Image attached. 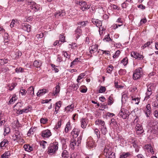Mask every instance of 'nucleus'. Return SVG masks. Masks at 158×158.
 <instances>
[{
  "mask_svg": "<svg viewBox=\"0 0 158 158\" xmlns=\"http://www.w3.org/2000/svg\"><path fill=\"white\" fill-rule=\"evenodd\" d=\"M58 143L57 142H54L50 144L48 148L47 153L50 155H54L58 150Z\"/></svg>",
  "mask_w": 158,
  "mask_h": 158,
  "instance_id": "nucleus-1",
  "label": "nucleus"
},
{
  "mask_svg": "<svg viewBox=\"0 0 158 158\" xmlns=\"http://www.w3.org/2000/svg\"><path fill=\"white\" fill-rule=\"evenodd\" d=\"M157 122L154 119L151 120L147 126L149 130L154 134H158V126H157Z\"/></svg>",
  "mask_w": 158,
  "mask_h": 158,
  "instance_id": "nucleus-2",
  "label": "nucleus"
},
{
  "mask_svg": "<svg viewBox=\"0 0 158 158\" xmlns=\"http://www.w3.org/2000/svg\"><path fill=\"white\" fill-rule=\"evenodd\" d=\"M156 87V85L155 84L150 83L147 85V91L145 100H147L149 98L150 96L155 91Z\"/></svg>",
  "mask_w": 158,
  "mask_h": 158,
  "instance_id": "nucleus-3",
  "label": "nucleus"
},
{
  "mask_svg": "<svg viewBox=\"0 0 158 158\" xmlns=\"http://www.w3.org/2000/svg\"><path fill=\"white\" fill-rule=\"evenodd\" d=\"M81 139L82 138L81 136L77 138V141L74 138H72L71 140V142L70 144V146L71 148L73 149L75 146H78L81 143Z\"/></svg>",
  "mask_w": 158,
  "mask_h": 158,
  "instance_id": "nucleus-4",
  "label": "nucleus"
},
{
  "mask_svg": "<svg viewBox=\"0 0 158 158\" xmlns=\"http://www.w3.org/2000/svg\"><path fill=\"white\" fill-rule=\"evenodd\" d=\"M142 76V72H141V68H139L136 69L133 75V79L135 80H137L140 78Z\"/></svg>",
  "mask_w": 158,
  "mask_h": 158,
  "instance_id": "nucleus-5",
  "label": "nucleus"
},
{
  "mask_svg": "<svg viewBox=\"0 0 158 158\" xmlns=\"http://www.w3.org/2000/svg\"><path fill=\"white\" fill-rule=\"evenodd\" d=\"M104 154L106 156V158H115V153L111 152L109 149L106 148L104 149Z\"/></svg>",
  "mask_w": 158,
  "mask_h": 158,
  "instance_id": "nucleus-6",
  "label": "nucleus"
},
{
  "mask_svg": "<svg viewBox=\"0 0 158 158\" xmlns=\"http://www.w3.org/2000/svg\"><path fill=\"white\" fill-rule=\"evenodd\" d=\"M131 57L137 59L138 60H141L143 59L144 56L143 55L139 54L136 52H132L131 53Z\"/></svg>",
  "mask_w": 158,
  "mask_h": 158,
  "instance_id": "nucleus-7",
  "label": "nucleus"
},
{
  "mask_svg": "<svg viewBox=\"0 0 158 158\" xmlns=\"http://www.w3.org/2000/svg\"><path fill=\"white\" fill-rule=\"evenodd\" d=\"M29 4L30 5L31 8L35 11L39 10L41 8L40 5L36 4L34 2H29Z\"/></svg>",
  "mask_w": 158,
  "mask_h": 158,
  "instance_id": "nucleus-8",
  "label": "nucleus"
},
{
  "mask_svg": "<svg viewBox=\"0 0 158 158\" xmlns=\"http://www.w3.org/2000/svg\"><path fill=\"white\" fill-rule=\"evenodd\" d=\"M98 49V45L95 44L92 45L89 48V52L88 53V55L90 56V57H92V54H93L96 52Z\"/></svg>",
  "mask_w": 158,
  "mask_h": 158,
  "instance_id": "nucleus-9",
  "label": "nucleus"
},
{
  "mask_svg": "<svg viewBox=\"0 0 158 158\" xmlns=\"http://www.w3.org/2000/svg\"><path fill=\"white\" fill-rule=\"evenodd\" d=\"M41 136L45 139L48 138L52 135V133L50 130L47 129L44 130L41 132Z\"/></svg>",
  "mask_w": 158,
  "mask_h": 158,
  "instance_id": "nucleus-10",
  "label": "nucleus"
},
{
  "mask_svg": "<svg viewBox=\"0 0 158 158\" xmlns=\"http://www.w3.org/2000/svg\"><path fill=\"white\" fill-rule=\"evenodd\" d=\"M79 4L81 6L80 8L83 11H85L90 8V6L87 5L86 2H80Z\"/></svg>",
  "mask_w": 158,
  "mask_h": 158,
  "instance_id": "nucleus-11",
  "label": "nucleus"
},
{
  "mask_svg": "<svg viewBox=\"0 0 158 158\" xmlns=\"http://www.w3.org/2000/svg\"><path fill=\"white\" fill-rule=\"evenodd\" d=\"M86 146L89 149L93 148L94 146V142L91 138H89L87 139L86 142Z\"/></svg>",
  "mask_w": 158,
  "mask_h": 158,
  "instance_id": "nucleus-12",
  "label": "nucleus"
},
{
  "mask_svg": "<svg viewBox=\"0 0 158 158\" xmlns=\"http://www.w3.org/2000/svg\"><path fill=\"white\" fill-rule=\"evenodd\" d=\"M135 129L136 133L139 135H140L144 131L142 126L140 124H137L135 127Z\"/></svg>",
  "mask_w": 158,
  "mask_h": 158,
  "instance_id": "nucleus-13",
  "label": "nucleus"
},
{
  "mask_svg": "<svg viewBox=\"0 0 158 158\" xmlns=\"http://www.w3.org/2000/svg\"><path fill=\"white\" fill-rule=\"evenodd\" d=\"M65 15V12L64 10H62L60 11H58L55 13L54 16L56 18H62Z\"/></svg>",
  "mask_w": 158,
  "mask_h": 158,
  "instance_id": "nucleus-14",
  "label": "nucleus"
},
{
  "mask_svg": "<svg viewBox=\"0 0 158 158\" xmlns=\"http://www.w3.org/2000/svg\"><path fill=\"white\" fill-rule=\"evenodd\" d=\"M145 110V114L147 117H149V115L151 113V106L150 104H148L146 106Z\"/></svg>",
  "mask_w": 158,
  "mask_h": 158,
  "instance_id": "nucleus-15",
  "label": "nucleus"
},
{
  "mask_svg": "<svg viewBox=\"0 0 158 158\" xmlns=\"http://www.w3.org/2000/svg\"><path fill=\"white\" fill-rule=\"evenodd\" d=\"M27 94L28 95L33 97L34 95V88L33 86L29 87L27 90Z\"/></svg>",
  "mask_w": 158,
  "mask_h": 158,
  "instance_id": "nucleus-16",
  "label": "nucleus"
},
{
  "mask_svg": "<svg viewBox=\"0 0 158 158\" xmlns=\"http://www.w3.org/2000/svg\"><path fill=\"white\" fill-rule=\"evenodd\" d=\"M80 130L77 128H74L71 132V134L72 135L73 138L77 137L79 134Z\"/></svg>",
  "mask_w": 158,
  "mask_h": 158,
  "instance_id": "nucleus-17",
  "label": "nucleus"
},
{
  "mask_svg": "<svg viewBox=\"0 0 158 158\" xmlns=\"http://www.w3.org/2000/svg\"><path fill=\"white\" fill-rule=\"evenodd\" d=\"M14 55H12L13 58L17 59L22 55V53L19 50H16L14 53Z\"/></svg>",
  "mask_w": 158,
  "mask_h": 158,
  "instance_id": "nucleus-18",
  "label": "nucleus"
},
{
  "mask_svg": "<svg viewBox=\"0 0 158 158\" xmlns=\"http://www.w3.org/2000/svg\"><path fill=\"white\" fill-rule=\"evenodd\" d=\"M48 90L45 89H42L39 90L36 94V95L38 97H40L41 96L43 95L44 94L46 93L47 92Z\"/></svg>",
  "mask_w": 158,
  "mask_h": 158,
  "instance_id": "nucleus-19",
  "label": "nucleus"
},
{
  "mask_svg": "<svg viewBox=\"0 0 158 158\" xmlns=\"http://www.w3.org/2000/svg\"><path fill=\"white\" fill-rule=\"evenodd\" d=\"M10 98V100L8 102L9 104H10L13 103L17 99V97L15 94L13 95L12 96H11Z\"/></svg>",
  "mask_w": 158,
  "mask_h": 158,
  "instance_id": "nucleus-20",
  "label": "nucleus"
},
{
  "mask_svg": "<svg viewBox=\"0 0 158 158\" xmlns=\"http://www.w3.org/2000/svg\"><path fill=\"white\" fill-rule=\"evenodd\" d=\"M25 150L28 152H30L33 150V148L28 144H25L24 146Z\"/></svg>",
  "mask_w": 158,
  "mask_h": 158,
  "instance_id": "nucleus-21",
  "label": "nucleus"
},
{
  "mask_svg": "<svg viewBox=\"0 0 158 158\" xmlns=\"http://www.w3.org/2000/svg\"><path fill=\"white\" fill-rule=\"evenodd\" d=\"M60 90V87L59 85V83H58V85H57L55 87V90L54 92L53 93V94L54 96H56L57 94H58Z\"/></svg>",
  "mask_w": 158,
  "mask_h": 158,
  "instance_id": "nucleus-22",
  "label": "nucleus"
},
{
  "mask_svg": "<svg viewBox=\"0 0 158 158\" xmlns=\"http://www.w3.org/2000/svg\"><path fill=\"white\" fill-rule=\"evenodd\" d=\"M23 28L24 30L26 31H27L29 32L31 30V26L29 24H24L23 26Z\"/></svg>",
  "mask_w": 158,
  "mask_h": 158,
  "instance_id": "nucleus-23",
  "label": "nucleus"
},
{
  "mask_svg": "<svg viewBox=\"0 0 158 158\" xmlns=\"http://www.w3.org/2000/svg\"><path fill=\"white\" fill-rule=\"evenodd\" d=\"M88 119H82L81 120V127L82 128L86 127L88 123Z\"/></svg>",
  "mask_w": 158,
  "mask_h": 158,
  "instance_id": "nucleus-24",
  "label": "nucleus"
},
{
  "mask_svg": "<svg viewBox=\"0 0 158 158\" xmlns=\"http://www.w3.org/2000/svg\"><path fill=\"white\" fill-rule=\"evenodd\" d=\"M31 110V108L30 106H27V107L20 110L19 112L20 114H22L23 113H27Z\"/></svg>",
  "mask_w": 158,
  "mask_h": 158,
  "instance_id": "nucleus-25",
  "label": "nucleus"
},
{
  "mask_svg": "<svg viewBox=\"0 0 158 158\" xmlns=\"http://www.w3.org/2000/svg\"><path fill=\"white\" fill-rule=\"evenodd\" d=\"M145 148L147 150L148 152H150L152 154L154 153L152 148L150 144H148L145 145Z\"/></svg>",
  "mask_w": 158,
  "mask_h": 158,
  "instance_id": "nucleus-26",
  "label": "nucleus"
},
{
  "mask_svg": "<svg viewBox=\"0 0 158 158\" xmlns=\"http://www.w3.org/2000/svg\"><path fill=\"white\" fill-rule=\"evenodd\" d=\"M9 142L6 139H5L0 143V147L2 148L3 147H6L7 145Z\"/></svg>",
  "mask_w": 158,
  "mask_h": 158,
  "instance_id": "nucleus-27",
  "label": "nucleus"
},
{
  "mask_svg": "<svg viewBox=\"0 0 158 158\" xmlns=\"http://www.w3.org/2000/svg\"><path fill=\"white\" fill-rule=\"evenodd\" d=\"M76 37L78 39L81 35V30L80 27H78L75 31Z\"/></svg>",
  "mask_w": 158,
  "mask_h": 158,
  "instance_id": "nucleus-28",
  "label": "nucleus"
},
{
  "mask_svg": "<svg viewBox=\"0 0 158 158\" xmlns=\"http://www.w3.org/2000/svg\"><path fill=\"white\" fill-rule=\"evenodd\" d=\"M61 102L60 101L56 103L55 107V111L56 112V114L57 113V112L59 110L60 107L61 106Z\"/></svg>",
  "mask_w": 158,
  "mask_h": 158,
  "instance_id": "nucleus-29",
  "label": "nucleus"
},
{
  "mask_svg": "<svg viewBox=\"0 0 158 158\" xmlns=\"http://www.w3.org/2000/svg\"><path fill=\"white\" fill-rule=\"evenodd\" d=\"M22 104L21 102H18L14 106V110L18 111L22 106Z\"/></svg>",
  "mask_w": 158,
  "mask_h": 158,
  "instance_id": "nucleus-30",
  "label": "nucleus"
},
{
  "mask_svg": "<svg viewBox=\"0 0 158 158\" xmlns=\"http://www.w3.org/2000/svg\"><path fill=\"white\" fill-rule=\"evenodd\" d=\"M10 152L8 151L5 152L1 156V158H8L10 156Z\"/></svg>",
  "mask_w": 158,
  "mask_h": 158,
  "instance_id": "nucleus-31",
  "label": "nucleus"
},
{
  "mask_svg": "<svg viewBox=\"0 0 158 158\" xmlns=\"http://www.w3.org/2000/svg\"><path fill=\"white\" fill-rule=\"evenodd\" d=\"M74 105L73 104H72L69 106H68L65 108V110L68 112L70 111L71 109L73 110L74 108Z\"/></svg>",
  "mask_w": 158,
  "mask_h": 158,
  "instance_id": "nucleus-32",
  "label": "nucleus"
},
{
  "mask_svg": "<svg viewBox=\"0 0 158 158\" xmlns=\"http://www.w3.org/2000/svg\"><path fill=\"white\" fill-rule=\"evenodd\" d=\"M42 63L41 61H38L37 60H35L34 62L33 65L35 67L40 68L41 65Z\"/></svg>",
  "mask_w": 158,
  "mask_h": 158,
  "instance_id": "nucleus-33",
  "label": "nucleus"
},
{
  "mask_svg": "<svg viewBox=\"0 0 158 158\" xmlns=\"http://www.w3.org/2000/svg\"><path fill=\"white\" fill-rule=\"evenodd\" d=\"M132 100L133 101V103L136 104H138L140 101V98H135L133 97H131Z\"/></svg>",
  "mask_w": 158,
  "mask_h": 158,
  "instance_id": "nucleus-34",
  "label": "nucleus"
},
{
  "mask_svg": "<svg viewBox=\"0 0 158 158\" xmlns=\"http://www.w3.org/2000/svg\"><path fill=\"white\" fill-rule=\"evenodd\" d=\"M95 123L96 125H101L102 126H103L105 124L104 121L102 120L101 119H98L95 121Z\"/></svg>",
  "mask_w": 158,
  "mask_h": 158,
  "instance_id": "nucleus-35",
  "label": "nucleus"
},
{
  "mask_svg": "<svg viewBox=\"0 0 158 158\" xmlns=\"http://www.w3.org/2000/svg\"><path fill=\"white\" fill-rule=\"evenodd\" d=\"M35 131V128H31L27 133L28 136H30L31 135H33Z\"/></svg>",
  "mask_w": 158,
  "mask_h": 158,
  "instance_id": "nucleus-36",
  "label": "nucleus"
},
{
  "mask_svg": "<svg viewBox=\"0 0 158 158\" xmlns=\"http://www.w3.org/2000/svg\"><path fill=\"white\" fill-rule=\"evenodd\" d=\"M130 155L129 152H123L120 155V158H127Z\"/></svg>",
  "mask_w": 158,
  "mask_h": 158,
  "instance_id": "nucleus-37",
  "label": "nucleus"
},
{
  "mask_svg": "<svg viewBox=\"0 0 158 158\" xmlns=\"http://www.w3.org/2000/svg\"><path fill=\"white\" fill-rule=\"evenodd\" d=\"M128 63V59L127 57H125L123 58L121 61V63L123 64L124 66L127 65Z\"/></svg>",
  "mask_w": 158,
  "mask_h": 158,
  "instance_id": "nucleus-38",
  "label": "nucleus"
},
{
  "mask_svg": "<svg viewBox=\"0 0 158 158\" xmlns=\"http://www.w3.org/2000/svg\"><path fill=\"white\" fill-rule=\"evenodd\" d=\"M103 40L104 41L111 42L112 40L110 37L109 34H108L105 36V38L103 39Z\"/></svg>",
  "mask_w": 158,
  "mask_h": 158,
  "instance_id": "nucleus-39",
  "label": "nucleus"
},
{
  "mask_svg": "<svg viewBox=\"0 0 158 158\" xmlns=\"http://www.w3.org/2000/svg\"><path fill=\"white\" fill-rule=\"evenodd\" d=\"M61 156L62 157L64 158H66L69 156V154L67 151L66 150L63 151L62 153Z\"/></svg>",
  "mask_w": 158,
  "mask_h": 158,
  "instance_id": "nucleus-40",
  "label": "nucleus"
},
{
  "mask_svg": "<svg viewBox=\"0 0 158 158\" xmlns=\"http://www.w3.org/2000/svg\"><path fill=\"white\" fill-rule=\"evenodd\" d=\"M4 135H6L7 134H9L10 131V128L7 127H4Z\"/></svg>",
  "mask_w": 158,
  "mask_h": 158,
  "instance_id": "nucleus-41",
  "label": "nucleus"
},
{
  "mask_svg": "<svg viewBox=\"0 0 158 158\" xmlns=\"http://www.w3.org/2000/svg\"><path fill=\"white\" fill-rule=\"evenodd\" d=\"M118 115L120 116V118H126L127 114H126L125 113L124 114L123 111H121L119 113Z\"/></svg>",
  "mask_w": 158,
  "mask_h": 158,
  "instance_id": "nucleus-42",
  "label": "nucleus"
},
{
  "mask_svg": "<svg viewBox=\"0 0 158 158\" xmlns=\"http://www.w3.org/2000/svg\"><path fill=\"white\" fill-rule=\"evenodd\" d=\"M47 143V142L44 140H42L40 142V146H41L43 149H45L46 148Z\"/></svg>",
  "mask_w": 158,
  "mask_h": 158,
  "instance_id": "nucleus-43",
  "label": "nucleus"
},
{
  "mask_svg": "<svg viewBox=\"0 0 158 158\" xmlns=\"http://www.w3.org/2000/svg\"><path fill=\"white\" fill-rule=\"evenodd\" d=\"M80 60L81 59L79 58H75V59L71 63V66L77 64V62L80 61Z\"/></svg>",
  "mask_w": 158,
  "mask_h": 158,
  "instance_id": "nucleus-44",
  "label": "nucleus"
},
{
  "mask_svg": "<svg viewBox=\"0 0 158 158\" xmlns=\"http://www.w3.org/2000/svg\"><path fill=\"white\" fill-rule=\"evenodd\" d=\"M21 138V136L16 135L15 134L12 136V139L14 141L19 140Z\"/></svg>",
  "mask_w": 158,
  "mask_h": 158,
  "instance_id": "nucleus-45",
  "label": "nucleus"
},
{
  "mask_svg": "<svg viewBox=\"0 0 158 158\" xmlns=\"http://www.w3.org/2000/svg\"><path fill=\"white\" fill-rule=\"evenodd\" d=\"M94 133L96 134L98 139L100 138V132L98 129H95L94 130Z\"/></svg>",
  "mask_w": 158,
  "mask_h": 158,
  "instance_id": "nucleus-46",
  "label": "nucleus"
},
{
  "mask_svg": "<svg viewBox=\"0 0 158 158\" xmlns=\"http://www.w3.org/2000/svg\"><path fill=\"white\" fill-rule=\"evenodd\" d=\"M113 69V66L110 64L109 65L107 69V72L109 73H111Z\"/></svg>",
  "mask_w": 158,
  "mask_h": 158,
  "instance_id": "nucleus-47",
  "label": "nucleus"
},
{
  "mask_svg": "<svg viewBox=\"0 0 158 158\" xmlns=\"http://www.w3.org/2000/svg\"><path fill=\"white\" fill-rule=\"evenodd\" d=\"M126 73V70L124 69H121L118 71L119 74L121 75H125Z\"/></svg>",
  "mask_w": 158,
  "mask_h": 158,
  "instance_id": "nucleus-48",
  "label": "nucleus"
},
{
  "mask_svg": "<svg viewBox=\"0 0 158 158\" xmlns=\"http://www.w3.org/2000/svg\"><path fill=\"white\" fill-rule=\"evenodd\" d=\"M65 37L62 35H60V40H59L60 41L61 44L65 42Z\"/></svg>",
  "mask_w": 158,
  "mask_h": 158,
  "instance_id": "nucleus-49",
  "label": "nucleus"
},
{
  "mask_svg": "<svg viewBox=\"0 0 158 158\" xmlns=\"http://www.w3.org/2000/svg\"><path fill=\"white\" fill-rule=\"evenodd\" d=\"M101 131L102 133L104 135H105L107 132V131L106 128L104 126L102 127Z\"/></svg>",
  "mask_w": 158,
  "mask_h": 158,
  "instance_id": "nucleus-50",
  "label": "nucleus"
},
{
  "mask_svg": "<svg viewBox=\"0 0 158 158\" xmlns=\"http://www.w3.org/2000/svg\"><path fill=\"white\" fill-rule=\"evenodd\" d=\"M113 98L111 97V96H109L108 100V105H110L111 104H112L113 102Z\"/></svg>",
  "mask_w": 158,
  "mask_h": 158,
  "instance_id": "nucleus-51",
  "label": "nucleus"
},
{
  "mask_svg": "<svg viewBox=\"0 0 158 158\" xmlns=\"http://www.w3.org/2000/svg\"><path fill=\"white\" fill-rule=\"evenodd\" d=\"M85 76L84 73H81L78 76V77L77 80V82H79V80L82 79Z\"/></svg>",
  "mask_w": 158,
  "mask_h": 158,
  "instance_id": "nucleus-52",
  "label": "nucleus"
},
{
  "mask_svg": "<svg viewBox=\"0 0 158 158\" xmlns=\"http://www.w3.org/2000/svg\"><path fill=\"white\" fill-rule=\"evenodd\" d=\"M27 91L24 89H21L19 93L21 94L22 95H26Z\"/></svg>",
  "mask_w": 158,
  "mask_h": 158,
  "instance_id": "nucleus-53",
  "label": "nucleus"
},
{
  "mask_svg": "<svg viewBox=\"0 0 158 158\" xmlns=\"http://www.w3.org/2000/svg\"><path fill=\"white\" fill-rule=\"evenodd\" d=\"M62 52L63 53L64 57L68 59H69L70 58V55L68 54L67 52L63 51Z\"/></svg>",
  "mask_w": 158,
  "mask_h": 158,
  "instance_id": "nucleus-54",
  "label": "nucleus"
},
{
  "mask_svg": "<svg viewBox=\"0 0 158 158\" xmlns=\"http://www.w3.org/2000/svg\"><path fill=\"white\" fill-rule=\"evenodd\" d=\"M106 90V89L105 87L101 86L99 90V93H102L104 92Z\"/></svg>",
  "mask_w": 158,
  "mask_h": 158,
  "instance_id": "nucleus-55",
  "label": "nucleus"
},
{
  "mask_svg": "<svg viewBox=\"0 0 158 158\" xmlns=\"http://www.w3.org/2000/svg\"><path fill=\"white\" fill-rule=\"evenodd\" d=\"M13 124H15L16 127H19L21 125L19 123L18 119H16L13 122Z\"/></svg>",
  "mask_w": 158,
  "mask_h": 158,
  "instance_id": "nucleus-56",
  "label": "nucleus"
},
{
  "mask_svg": "<svg viewBox=\"0 0 158 158\" xmlns=\"http://www.w3.org/2000/svg\"><path fill=\"white\" fill-rule=\"evenodd\" d=\"M61 44H62L60 43V41L59 40H56L54 43L53 45L54 47H56V46H58Z\"/></svg>",
  "mask_w": 158,
  "mask_h": 158,
  "instance_id": "nucleus-57",
  "label": "nucleus"
},
{
  "mask_svg": "<svg viewBox=\"0 0 158 158\" xmlns=\"http://www.w3.org/2000/svg\"><path fill=\"white\" fill-rule=\"evenodd\" d=\"M17 85L16 83H13L11 86H8L9 89L10 90H12Z\"/></svg>",
  "mask_w": 158,
  "mask_h": 158,
  "instance_id": "nucleus-58",
  "label": "nucleus"
},
{
  "mask_svg": "<svg viewBox=\"0 0 158 158\" xmlns=\"http://www.w3.org/2000/svg\"><path fill=\"white\" fill-rule=\"evenodd\" d=\"M153 106L154 107L158 108V97H157L156 100L154 102Z\"/></svg>",
  "mask_w": 158,
  "mask_h": 158,
  "instance_id": "nucleus-59",
  "label": "nucleus"
},
{
  "mask_svg": "<svg viewBox=\"0 0 158 158\" xmlns=\"http://www.w3.org/2000/svg\"><path fill=\"white\" fill-rule=\"evenodd\" d=\"M99 20L98 19H92V22L94 25L96 26V25H97V23H98Z\"/></svg>",
  "mask_w": 158,
  "mask_h": 158,
  "instance_id": "nucleus-60",
  "label": "nucleus"
},
{
  "mask_svg": "<svg viewBox=\"0 0 158 158\" xmlns=\"http://www.w3.org/2000/svg\"><path fill=\"white\" fill-rule=\"evenodd\" d=\"M61 125V120L57 122V124L56 125L55 128L56 129H58V128L60 127Z\"/></svg>",
  "mask_w": 158,
  "mask_h": 158,
  "instance_id": "nucleus-61",
  "label": "nucleus"
},
{
  "mask_svg": "<svg viewBox=\"0 0 158 158\" xmlns=\"http://www.w3.org/2000/svg\"><path fill=\"white\" fill-rule=\"evenodd\" d=\"M44 36V34L43 33H41L40 34H37L36 35V37L37 39L41 38L43 37Z\"/></svg>",
  "mask_w": 158,
  "mask_h": 158,
  "instance_id": "nucleus-62",
  "label": "nucleus"
},
{
  "mask_svg": "<svg viewBox=\"0 0 158 158\" xmlns=\"http://www.w3.org/2000/svg\"><path fill=\"white\" fill-rule=\"evenodd\" d=\"M23 69L22 68L20 67L19 69L16 68L15 69V71L17 73H19V72H22L23 71Z\"/></svg>",
  "mask_w": 158,
  "mask_h": 158,
  "instance_id": "nucleus-63",
  "label": "nucleus"
},
{
  "mask_svg": "<svg viewBox=\"0 0 158 158\" xmlns=\"http://www.w3.org/2000/svg\"><path fill=\"white\" fill-rule=\"evenodd\" d=\"M147 21V20L145 18H143L141 19L140 21V23L142 24H144L146 23Z\"/></svg>",
  "mask_w": 158,
  "mask_h": 158,
  "instance_id": "nucleus-64",
  "label": "nucleus"
}]
</instances>
